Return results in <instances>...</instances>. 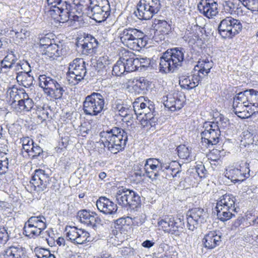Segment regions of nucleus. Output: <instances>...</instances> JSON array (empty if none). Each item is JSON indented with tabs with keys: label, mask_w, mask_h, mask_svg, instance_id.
Wrapping results in <instances>:
<instances>
[{
	"label": "nucleus",
	"mask_w": 258,
	"mask_h": 258,
	"mask_svg": "<svg viewBox=\"0 0 258 258\" xmlns=\"http://www.w3.org/2000/svg\"><path fill=\"white\" fill-rule=\"evenodd\" d=\"M77 217L81 223L88 226H94L96 223L100 221L95 213L91 212L86 210L78 212Z\"/></svg>",
	"instance_id": "25"
},
{
	"label": "nucleus",
	"mask_w": 258,
	"mask_h": 258,
	"mask_svg": "<svg viewBox=\"0 0 258 258\" xmlns=\"http://www.w3.org/2000/svg\"><path fill=\"white\" fill-rule=\"evenodd\" d=\"M180 164L175 161L164 163L156 158L147 159L145 164L146 176L152 180L160 176L166 179L176 177L180 172Z\"/></svg>",
	"instance_id": "1"
},
{
	"label": "nucleus",
	"mask_w": 258,
	"mask_h": 258,
	"mask_svg": "<svg viewBox=\"0 0 258 258\" xmlns=\"http://www.w3.org/2000/svg\"><path fill=\"white\" fill-rule=\"evenodd\" d=\"M129 66H127V63L126 64L125 62L121 60H118L115 64L113 66L112 72L116 76H121L125 72L128 73L129 72Z\"/></svg>",
	"instance_id": "42"
},
{
	"label": "nucleus",
	"mask_w": 258,
	"mask_h": 258,
	"mask_svg": "<svg viewBox=\"0 0 258 258\" xmlns=\"http://www.w3.org/2000/svg\"><path fill=\"white\" fill-rule=\"evenodd\" d=\"M220 131L204 130L201 133L202 142L208 144V147L217 144L219 142Z\"/></svg>",
	"instance_id": "27"
},
{
	"label": "nucleus",
	"mask_w": 258,
	"mask_h": 258,
	"mask_svg": "<svg viewBox=\"0 0 258 258\" xmlns=\"http://www.w3.org/2000/svg\"><path fill=\"white\" fill-rule=\"evenodd\" d=\"M120 40L123 44L126 46H128L129 45V36H128V30L126 29L123 31V34L120 36Z\"/></svg>",
	"instance_id": "59"
},
{
	"label": "nucleus",
	"mask_w": 258,
	"mask_h": 258,
	"mask_svg": "<svg viewBox=\"0 0 258 258\" xmlns=\"http://www.w3.org/2000/svg\"><path fill=\"white\" fill-rule=\"evenodd\" d=\"M154 35L153 39L158 42L164 39V35H167L171 31V25L165 20H155Z\"/></svg>",
	"instance_id": "17"
},
{
	"label": "nucleus",
	"mask_w": 258,
	"mask_h": 258,
	"mask_svg": "<svg viewBox=\"0 0 258 258\" xmlns=\"http://www.w3.org/2000/svg\"><path fill=\"white\" fill-rule=\"evenodd\" d=\"M130 219H132L133 225L134 226H139L142 225L144 222V219L142 217V216L139 215L133 218L130 217Z\"/></svg>",
	"instance_id": "62"
},
{
	"label": "nucleus",
	"mask_w": 258,
	"mask_h": 258,
	"mask_svg": "<svg viewBox=\"0 0 258 258\" xmlns=\"http://www.w3.org/2000/svg\"><path fill=\"white\" fill-rule=\"evenodd\" d=\"M128 217L126 218H120L118 219L116 221V224L118 226L117 228L120 229V230L122 231H127V229L128 228L129 224L127 223V221L126 220Z\"/></svg>",
	"instance_id": "50"
},
{
	"label": "nucleus",
	"mask_w": 258,
	"mask_h": 258,
	"mask_svg": "<svg viewBox=\"0 0 258 258\" xmlns=\"http://www.w3.org/2000/svg\"><path fill=\"white\" fill-rule=\"evenodd\" d=\"M186 6L185 5L184 0H178L175 4V8L181 13L184 12Z\"/></svg>",
	"instance_id": "61"
},
{
	"label": "nucleus",
	"mask_w": 258,
	"mask_h": 258,
	"mask_svg": "<svg viewBox=\"0 0 258 258\" xmlns=\"http://www.w3.org/2000/svg\"><path fill=\"white\" fill-rule=\"evenodd\" d=\"M130 72L142 71L141 57H137L134 53L130 51Z\"/></svg>",
	"instance_id": "43"
},
{
	"label": "nucleus",
	"mask_w": 258,
	"mask_h": 258,
	"mask_svg": "<svg viewBox=\"0 0 258 258\" xmlns=\"http://www.w3.org/2000/svg\"><path fill=\"white\" fill-rule=\"evenodd\" d=\"M1 258H23L24 248L19 245H11L6 248L1 254Z\"/></svg>",
	"instance_id": "22"
},
{
	"label": "nucleus",
	"mask_w": 258,
	"mask_h": 258,
	"mask_svg": "<svg viewBox=\"0 0 258 258\" xmlns=\"http://www.w3.org/2000/svg\"><path fill=\"white\" fill-rule=\"evenodd\" d=\"M249 94L247 90H246L243 92H240L237 93L236 96L233 98V101H236L239 102V103L241 104L248 105L249 102L248 100V95Z\"/></svg>",
	"instance_id": "46"
},
{
	"label": "nucleus",
	"mask_w": 258,
	"mask_h": 258,
	"mask_svg": "<svg viewBox=\"0 0 258 258\" xmlns=\"http://www.w3.org/2000/svg\"><path fill=\"white\" fill-rule=\"evenodd\" d=\"M242 27V24L238 20L228 17L220 22L218 32L223 38H231L239 33Z\"/></svg>",
	"instance_id": "10"
},
{
	"label": "nucleus",
	"mask_w": 258,
	"mask_h": 258,
	"mask_svg": "<svg viewBox=\"0 0 258 258\" xmlns=\"http://www.w3.org/2000/svg\"><path fill=\"white\" fill-rule=\"evenodd\" d=\"M207 213L201 208H195L189 210L186 213L187 226L188 229L194 231L200 224L206 221Z\"/></svg>",
	"instance_id": "13"
},
{
	"label": "nucleus",
	"mask_w": 258,
	"mask_h": 258,
	"mask_svg": "<svg viewBox=\"0 0 258 258\" xmlns=\"http://www.w3.org/2000/svg\"><path fill=\"white\" fill-rule=\"evenodd\" d=\"M91 18L98 23L105 21L110 15L109 4L104 5L90 6Z\"/></svg>",
	"instance_id": "16"
},
{
	"label": "nucleus",
	"mask_w": 258,
	"mask_h": 258,
	"mask_svg": "<svg viewBox=\"0 0 258 258\" xmlns=\"http://www.w3.org/2000/svg\"><path fill=\"white\" fill-rule=\"evenodd\" d=\"M39 81L40 87L43 89L47 96L53 99L61 98L67 90V87L64 85L45 75H40Z\"/></svg>",
	"instance_id": "5"
},
{
	"label": "nucleus",
	"mask_w": 258,
	"mask_h": 258,
	"mask_svg": "<svg viewBox=\"0 0 258 258\" xmlns=\"http://www.w3.org/2000/svg\"><path fill=\"white\" fill-rule=\"evenodd\" d=\"M173 217H167L162 219L158 222L159 226L166 233L177 236L179 235V226Z\"/></svg>",
	"instance_id": "19"
},
{
	"label": "nucleus",
	"mask_w": 258,
	"mask_h": 258,
	"mask_svg": "<svg viewBox=\"0 0 258 258\" xmlns=\"http://www.w3.org/2000/svg\"><path fill=\"white\" fill-rule=\"evenodd\" d=\"M12 32L15 33L16 41L18 43L24 41L30 35V32L26 27H18L15 30H13Z\"/></svg>",
	"instance_id": "40"
},
{
	"label": "nucleus",
	"mask_w": 258,
	"mask_h": 258,
	"mask_svg": "<svg viewBox=\"0 0 258 258\" xmlns=\"http://www.w3.org/2000/svg\"><path fill=\"white\" fill-rule=\"evenodd\" d=\"M47 2L48 5L53 8L49 11L50 15H53V13L58 15L60 17V22L64 23L70 20L79 21V17L72 11L71 4L65 0H47Z\"/></svg>",
	"instance_id": "6"
},
{
	"label": "nucleus",
	"mask_w": 258,
	"mask_h": 258,
	"mask_svg": "<svg viewBox=\"0 0 258 258\" xmlns=\"http://www.w3.org/2000/svg\"><path fill=\"white\" fill-rule=\"evenodd\" d=\"M161 6L160 0H142L133 15L140 20H150L159 11Z\"/></svg>",
	"instance_id": "7"
},
{
	"label": "nucleus",
	"mask_w": 258,
	"mask_h": 258,
	"mask_svg": "<svg viewBox=\"0 0 258 258\" xmlns=\"http://www.w3.org/2000/svg\"><path fill=\"white\" fill-rule=\"evenodd\" d=\"M249 94L248 95V100L249 104L254 107L253 112H258V91L253 89L247 90Z\"/></svg>",
	"instance_id": "41"
},
{
	"label": "nucleus",
	"mask_w": 258,
	"mask_h": 258,
	"mask_svg": "<svg viewBox=\"0 0 258 258\" xmlns=\"http://www.w3.org/2000/svg\"><path fill=\"white\" fill-rule=\"evenodd\" d=\"M143 33L140 30L130 28V41L142 39Z\"/></svg>",
	"instance_id": "51"
},
{
	"label": "nucleus",
	"mask_w": 258,
	"mask_h": 258,
	"mask_svg": "<svg viewBox=\"0 0 258 258\" xmlns=\"http://www.w3.org/2000/svg\"><path fill=\"white\" fill-rule=\"evenodd\" d=\"M235 198L232 195L225 194L222 196L217 204L230 208V210H235Z\"/></svg>",
	"instance_id": "36"
},
{
	"label": "nucleus",
	"mask_w": 258,
	"mask_h": 258,
	"mask_svg": "<svg viewBox=\"0 0 258 258\" xmlns=\"http://www.w3.org/2000/svg\"><path fill=\"white\" fill-rule=\"evenodd\" d=\"M130 198H131L130 209H134L135 208H137L141 204L140 197L131 189Z\"/></svg>",
	"instance_id": "47"
},
{
	"label": "nucleus",
	"mask_w": 258,
	"mask_h": 258,
	"mask_svg": "<svg viewBox=\"0 0 258 258\" xmlns=\"http://www.w3.org/2000/svg\"><path fill=\"white\" fill-rule=\"evenodd\" d=\"M86 73L85 61L83 58H77L70 64L67 79L70 84L75 85L84 79Z\"/></svg>",
	"instance_id": "9"
},
{
	"label": "nucleus",
	"mask_w": 258,
	"mask_h": 258,
	"mask_svg": "<svg viewBox=\"0 0 258 258\" xmlns=\"http://www.w3.org/2000/svg\"><path fill=\"white\" fill-rule=\"evenodd\" d=\"M144 161H137L130 172V182L138 183L142 176L146 175Z\"/></svg>",
	"instance_id": "24"
},
{
	"label": "nucleus",
	"mask_w": 258,
	"mask_h": 258,
	"mask_svg": "<svg viewBox=\"0 0 258 258\" xmlns=\"http://www.w3.org/2000/svg\"><path fill=\"white\" fill-rule=\"evenodd\" d=\"M119 114L122 117V120L123 121L126 122L128 121L126 118L128 114V109L127 108L121 106L119 109Z\"/></svg>",
	"instance_id": "56"
},
{
	"label": "nucleus",
	"mask_w": 258,
	"mask_h": 258,
	"mask_svg": "<svg viewBox=\"0 0 258 258\" xmlns=\"http://www.w3.org/2000/svg\"><path fill=\"white\" fill-rule=\"evenodd\" d=\"M132 92L135 94H143L147 90L148 83L144 78L135 79L132 82Z\"/></svg>",
	"instance_id": "30"
},
{
	"label": "nucleus",
	"mask_w": 258,
	"mask_h": 258,
	"mask_svg": "<svg viewBox=\"0 0 258 258\" xmlns=\"http://www.w3.org/2000/svg\"><path fill=\"white\" fill-rule=\"evenodd\" d=\"M221 242L220 235L217 234L216 231H210L207 234L202 240L204 246L210 249H212L219 245Z\"/></svg>",
	"instance_id": "23"
},
{
	"label": "nucleus",
	"mask_w": 258,
	"mask_h": 258,
	"mask_svg": "<svg viewBox=\"0 0 258 258\" xmlns=\"http://www.w3.org/2000/svg\"><path fill=\"white\" fill-rule=\"evenodd\" d=\"M109 4L108 0H90V6H102Z\"/></svg>",
	"instance_id": "64"
},
{
	"label": "nucleus",
	"mask_w": 258,
	"mask_h": 258,
	"mask_svg": "<svg viewBox=\"0 0 258 258\" xmlns=\"http://www.w3.org/2000/svg\"><path fill=\"white\" fill-rule=\"evenodd\" d=\"M105 101L103 96L93 92L85 97L83 102V111L86 115L97 116L104 110Z\"/></svg>",
	"instance_id": "8"
},
{
	"label": "nucleus",
	"mask_w": 258,
	"mask_h": 258,
	"mask_svg": "<svg viewBox=\"0 0 258 258\" xmlns=\"http://www.w3.org/2000/svg\"><path fill=\"white\" fill-rule=\"evenodd\" d=\"M184 52L182 48H174L168 49L163 53L160 59V72L165 74L173 72L181 67L184 60Z\"/></svg>",
	"instance_id": "3"
},
{
	"label": "nucleus",
	"mask_w": 258,
	"mask_h": 258,
	"mask_svg": "<svg viewBox=\"0 0 258 258\" xmlns=\"http://www.w3.org/2000/svg\"><path fill=\"white\" fill-rule=\"evenodd\" d=\"M249 106L248 105L241 104V103H239V102L237 103L236 101H233V112L235 114H238V113H244L245 109Z\"/></svg>",
	"instance_id": "48"
},
{
	"label": "nucleus",
	"mask_w": 258,
	"mask_h": 258,
	"mask_svg": "<svg viewBox=\"0 0 258 258\" xmlns=\"http://www.w3.org/2000/svg\"><path fill=\"white\" fill-rule=\"evenodd\" d=\"M16 79L20 85L28 88L32 84L33 78L26 72L19 73L16 76Z\"/></svg>",
	"instance_id": "39"
},
{
	"label": "nucleus",
	"mask_w": 258,
	"mask_h": 258,
	"mask_svg": "<svg viewBox=\"0 0 258 258\" xmlns=\"http://www.w3.org/2000/svg\"><path fill=\"white\" fill-rule=\"evenodd\" d=\"M225 176L234 183L243 181L250 176L249 163L241 161L238 168H228Z\"/></svg>",
	"instance_id": "11"
},
{
	"label": "nucleus",
	"mask_w": 258,
	"mask_h": 258,
	"mask_svg": "<svg viewBox=\"0 0 258 258\" xmlns=\"http://www.w3.org/2000/svg\"><path fill=\"white\" fill-rule=\"evenodd\" d=\"M141 60L142 71L145 70L148 67H149L151 63V60L149 58L147 57L141 58Z\"/></svg>",
	"instance_id": "63"
},
{
	"label": "nucleus",
	"mask_w": 258,
	"mask_h": 258,
	"mask_svg": "<svg viewBox=\"0 0 258 258\" xmlns=\"http://www.w3.org/2000/svg\"><path fill=\"white\" fill-rule=\"evenodd\" d=\"M20 64V69L22 70L24 72H26L28 74H29V72H30V66L29 63L27 61L22 60L19 61Z\"/></svg>",
	"instance_id": "60"
},
{
	"label": "nucleus",
	"mask_w": 258,
	"mask_h": 258,
	"mask_svg": "<svg viewBox=\"0 0 258 258\" xmlns=\"http://www.w3.org/2000/svg\"><path fill=\"white\" fill-rule=\"evenodd\" d=\"M142 98L139 97L135 101H134L133 103V111L135 113V115L136 116V118H138L139 117V114L140 111H138V108H140V100H142Z\"/></svg>",
	"instance_id": "57"
},
{
	"label": "nucleus",
	"mask_w": 258,
	"mask_h": 258,
	"mask_svg": "<svg viewBox=\"0 0 258 258\" xmlns=\"http://www.w3.org/2000/svg\"><path fill=\"white\" fill-rule=\"evenodd\" d=\"M23 230L24 234L30 238H36L39 236L43 231L35 226H33L26 222Z\"/></svg>",
	"instance_id": "33"
},
{
	"label": "nucleus",
	"mask_w": 258,
	"mask_h": 258,
	"mask_svg": "<svg viewBox=\"0 0 258 258\" xmlns=\"http://www.w3.org/2000/svg\"><path fill=\"white\" fill-rule=\"evenodd\" d=\"M213 63L212 60L208 58L200 60L195 66V72L198 71V76H203V78L207 76L212 68Z\"/></svg>",
	"instance_id": "28"
},
{
	"label": "nucleus",
	"mask_w": 258,
	"mask_h": 258,
	"mask_svg": "<svg viewBox=\"0 0 258 258\" xmlns=\"http://www.w3.org/2000/svg\"><path fill=\"white\" fill-rule=\"evenodd\" d=\"M42 149L37 145H34L31 148V150L29 154L30 156H31L32 158H35L42 153Z\"/></svg>",
	"instance_id": "53"
},
{
	"label": "nucleus",
	"mask_w": 258,
	"mask_h": 258,
	"mask_svg": "<svg viewBox=\"0 0 258 258\" xmlns=\"http://www.w3.org/2000/svg\"><path fill=\"white\" fill-rule=\"evenodd\" d=\"M42 54L49 58L55 59L61 55L62 53L61 49H60L59 46L55 43H52L44 49Z\"/></svg>",
	"instance_id": "34"
},
{
	"label": "nucleus",
	"mask_w": 258,
	"mask_h": 258,
	"mask_svg": "<svg viewBox=\"0 0 258 258\" xmlns=\"http://www.w3.org/2000/svg\"><path fill=\"white\" fill-rule=\"evenodd\" d=\"M50 177L45 171L42 169H36L33 175L31 180L30 181L28 186L32 189L40 192L44 191L47 185L49 183Z\"/></svg>",
	"instance_id": "12"
},
{
	"label": "nucleus",
	"mask_w": 258,
	"mask_h": 258,
	"mask_svg": "<svg viewBox=\"0 0 258 258\" xmlns=\"http://www.w3.org/2000/svg\"><path fill=\"white\" fill-rule=\"evenodd\" d=\"M129 195V189L123 186L118 188L116 194V200L119 205L127 207L128 206V197Z\"/></svg>",
	"instance_id": "35"
},
{
	"label": "nucleus",
	"mask_w": 258,
	"mask_h": 258,
	"mask_svg": "<svg viewBox=\"0 0 258 258\" xmlns=\"http://www.w3.org/2000/svg\"><path fill=\"white\" fill-rule=\"evenodd\" d=\"M140 108H138L139 115L144 114V116L142 118V119L148 118L151 116L152 114L155 113L154 105L152 102L148 101L147 103L141 102L140 103Z\"/></svg>",
	"instance_id": "32"
},
{
	"label": "nucleus",
	"mask_w": 258,
	"mask_h": 258,
	"mask_svg": "<svg viewBox=\"0 0 258 258\" xmlns=\"http://www.w3.org/2000/svg\"><path fill=\"white\" fill-rule=\"evenodd\" d=\"M178 156L183 159H185L187 161L192 159V156L190 155V151L188 147L184 145H180L177 148Z\"/></svg>",
	"instance_id": "44"
},
{
	"label": "nucleus",
	"mask_w": 258,
	"mask_h": 258,
	"mask_svg": "<svg viewBox=\"0 0 258 258\" xmlns=\"http://www.w3.org/2000/svg\"><path fill=\"white\" fill-rule=\"evenodd\" d=\"M34 252L37 258H56L54 254L46 249L36 247Z\"/></svg>",
	"instance_id": "45"
},
{
	"label": "nucleus",
	"mask_w": 258,
	"mask_h": 258,
	"mask_svg": "<svg viewBox=\"0 0 258 258\" xmlns=\"http://www.w3.org/2000/svg\"><path fill=\"white\" fill-rule=\"evenodd\" d=\"M15 61H17V60L13 54H10L5 56L1 61L2 67L0 69V73L3 74L7 72L5 70L13 69Z\"/></svg>",
	"instance_id": "38"
},
{
	"label": "nucleus",
	"mask_w": 258,
	"mask_h": 258,
	"mask_svg": "<svg viewBox=\"0 0 258 258\" xmlns=\"http://www.w3.org/2000/svg\"><path fill=\"white\" fill-rule=\"evenodd\" d=\"M203 79V76L194 74L190 76H182L179 78V84L182 88L190 90L197 86Z\"/></svg>",
	"instance_id": "20"
},
{
	"label": "nucleus",
	"mask_w": 258,
	"mask_h": 258,
	"mask_svg": "<svg viewBox=\"0 0 258 258\" xmlns=\"http://www.w3.org/2000/svg\"><path fill=\"white\" fill-rule=\"evenodd\" d=\"M100 137L104 147L114 154L124 148L128 139L127 133L123 130L116 127L101 132Z\"/></svg>",
	"instance_id": "2"
},
{
	"label": "nucleus",
	"mask_w": 258,
	"mask_h": 258,
	"mask_svg": "<svg viewBox=\"0 0 258 258\" xmlns=\"http://www.w3.org/2000/svg\"><path fill=\"white\" fill-rule=\"evenodd\" d=\"M52 40L47 36H44L40 39L39 46L41 51L42 52L45 47L52 44Z\"/></svg>",
	"instance_id": "52"
},
{
	"label": "nucleus",
	"mask_w": 258,
	"mask_h": 258,
	"mask_svg": "<svg viewBox=\"0 0 258 258\" xmlns=\"http://www.w3.org/2000/svg\"><path fill=\"white\" fill-rule=\"evenodd\" d=\"M218 7L215 0H200L198 5L200 13L209 19L213 18L218 14Z\"/></svg>",
	"instance_id": "15"
},
{
	"label": "nucleus",
	"mask_w": 258,
	"mask_h": 258,
	"mask_svg": "<svg viewBox=\"0 0 258 258\" xmlns=\"http://www.w3.org/2000/svg\"><path fill=\"white\" fill-rule=\"evenodd\" d=\"M162 100L165 107L171 111L179 110L183 106V99L179 98L177 95H168L164 96Z\"/></svg>",
	"instance_id": "21"
},
{
	"label": "nucleus",
	"mask_w": 258,
	"mask_h": 258,
	"mask_svg": "<svg viewBox=\"0 0 258 258\" xmlns=\"http://www.w3.org/2000/svg\"><path fill=\"white\" fill-rule=\"evenodd\" d=\"M81 44L82 53L85 55L93 53L98 45L97 40L91 35H87Z\"/></svg>",
	"instance_id": "26"
},
{
	"label": "nucleus",
	"mask_w": 258,
	"mask_h": 258,
	"mask_svg": "<svg viewBox=\"0 0 258 258\" xmlns=\"http://www.w3.org/2000/svg\"><path fill=\"white\" fill-rule=\"evenodd\" d=\"M7 101L11 103L13 111L25 113L31 110L34 105L33 100L25 93L15 87L9 88L6 93Z\"/></svg>",
	"instance_id": "4"
},
{
	"label": "nucleus",
	"mask_w": 258,
	"mask_h": 258,
	"mask_svg": "<svg viewBox=\"0 0 258 258\" xmlns=\"http://www.w3.org/2000/svg\"><path fill=\"white\" fill-rule=\"evenodd\" d=\"M133 41V42L132 43H130V49L139 50V48L144 46L142 39Z\"/></svg>",
	"instance_id": "58"
},
{
	"label": "nucleus",
	"mask_w": 258,
	"mask_h": 258,
	"mask_svg": "<svg viewBox=\"0 0 258 258\" xmlns=\"http://www.w3.org/2000/svg\"><path fill=\"white\" fill-rule=\"evenodd\" d=\"M215 208L217 217L221 221H227L234 216L233 212H235V210H230V208L218 204Z\"/></svg>",
	"instance_id": "29"
},
{
	"label": "nucleus",
	"mask_w": 258,
	"mask_h": 258,
	"mask_svg": "<svg viewBox=\"0 0 258 258\" xmlns=\"http://www.w3.org/2000/svg\"><path fill=\"white\" fill-rule=\"evenodd\" d=\"M227 118H223L220 117L219 120L216 121L206 122L204 124L205 130L209 131H220V128H224L226 126Z\"/></svg>",
	"instance_id": "31"
},
{
	"label": "nucleus",
	"mask_w": 258,
	"mask_h": 258,
	"mask_svg": "<svg viewBox=\"0 0 258 258\" xmlns=\"http://www.w3.org/2000/svg\"><path fill=\"white\" fill-rule=\"evenodd\" d=\"M146 121V125L149 124L151 126H154L158 121V116H156V113L151 115V116L144 119Z\"/></svg>",
	"instance_id": "54"
},
{
	"label": "nucleus",
	"mask_w": 258,
	"mask_h": 258,
	"mask_svg": "<svg viewBox=\"0 0 258 258\" xmlns=\"http://www.w3.org/2000/svg\"><path fill=\"white\" fill-rule=\"evenodd\" d=\"M9 167V158L6 156L0 157V174L7 172Z\"/></svg>",
	"instance_id": "49"
},
{
	"label": "nucleus",
	"mask_w": 258,
	"mask_h": 258,
	"mask_svg": "<svg viewBox=\"0 0 258 258\" xmlns=\"http://www.w3.org/2000/svg\"><path fill=\"white\" fill-rule=\"evenodd\" d=\"M46 218L43 216H32L26 223L33 226H35L39 229L44 230L46 228Z\"/></svg>",
	"instance_id": "37"
},
{
	"label": "nucleus",
	"mask_w": 258,
	"mask_h": 258,
	"mask_svg": "<svg viewBox=\"0 0 258 258\" xmlns=\"http://www.w3.org/2000/svg\"><path fill=\"white\" fill-rule=\"evenodd\" d=\"M96 206L101 212L106 215H113L117 210L116 204L104 197L99 198L96 202Z\"/></svg>",
	"instance_id": "18"
},
{
	"label": "nucleus",
	"mask_w": 258,
	"mask_h": 258,
	"mask_svg": "<svg viewBox=\"0 0 258 258\" xmlns=\"http://www.w3.org/2000/svg\"><path fill=\"white\" fill-rule=\"evenodd\" d=\"M196 172L200 178H203L206 176L207 170L204 165H198L196 167Z\"/></svg>",
	"instance_id": "55"
},
{
	"label": "nucleus",
	"mask_w": 258,
	"mask_h": 258,
	"mask_svg": "<svg viewBox=\"0 0 258 258\" xmlns=\"http://www.w3.org/2000/svg\"><path fill=\"white\" fill-rule=\"evenodd\" d=\"M66 231L67 237L74 244H82L90 241V234L84 229L70 226L66 228Z\"/></svg>",
	"instance_id": "14"
}]
</instances>
